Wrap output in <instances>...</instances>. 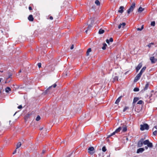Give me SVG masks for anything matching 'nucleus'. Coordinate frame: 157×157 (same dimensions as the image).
<instances>
[{
  "instance_id": "nucleus-48",
  "label": "nucleus",
  "mask_w": 157,
  "mask_h": 157,
  "mask_svg": "<svg viewBox=\"0 0 157 157\" xmlns=\"http://www.w3.org/2000/svg\"><path fill=\"white\" fill-rule=\"evenodd\" d=\"M151 96H152V94H151V95L149 97V98H150Z\"/></svg>"
},
{
  "instance_id": "nucleus-1",
  "label": "nucleus",
  "mask_w": 157,
  "mask_h": 157,
  "mask_svg": "<svg viewBox=\"0 0 157 157\" xmlns=\"http://www.w3.org/2000/svg\"><path fill=\"white\" fill-rule=\"evenodd\" d=\"M143 144L145 145H147L150 148H152L153 147L152 143L150 142L148 140H144V139H143Z\"/></svg>"
},
{
  "instance_id": "nucleus-28",
  "label": "nucleus",
  "mask_w": 157,
  "mask_h": 157,
  "mask_svg": "<svg viewBox=\"0 0 157 157\" xmlns=\"http://www.w3.org/2000/svg\"><path fill=\"white\" fill-rule=\"evenodd\" d=\"M154 44L153 43H151L150 44H148L147 45V46L149 47V48H150L151 46L152 45H154Z\"/></svg>"
},
{
  "instance_id": "nucleus-52",
  "label": "nucleus",
  "mask_w": 157,
  "mask_h": 157,
  "mask_svg": "<svg viewBox=\"0 0 157 157\" xmlns=\"http://www.w3.org/2000/svg\"><path fill=\"white\" fill-rule=\"evenodd\" d=\"M121 27H122V25H121Z\"/></svg>"
},
{
  "instance_id": "nucleus-42",
  "label": "nucleus",
  "mask_w": 157,
  "mask_h": 157,
  "mask_svg": "<svg viewBox=\"0 0 157 157\" xmlns=\"http://www.w3.org/2000/svg\"><path fill=\"white\" fill-rule=\"evenodd\" d=\"M29 9L30 10H32V8L31 7V6H29Z\"/></svg>"
},
{
  "instance_id": "nucleus-15",
  "label": "nucleus",
  "mask_w": 157,
  "mask_h": 157,
  "mask_svg": "<svg viewBox=\"0 0 157 157\" xmlns=\"http://www.w3.org/2000/svg\"><path fill=\"white\" fill-rule=\"evenodd\" d=\"M121 25H122V28H124V26L126 24L124 22H123L122 23L120 24L118 26V28L119 29H120L122 27H121Z\"/></svg>"
},
{
  "instance_id": "nucleus-2",
  "label": "nucleus",
  "mask_w": 157,
  "mask_h": 157,
  "mask_svg": "<svg viewBox=\"0 0 157 157\" xmlns=\"http://www.w3.org/2000/svg\"><path fill=\"white\" fill-rule=\"evenodd\" d=\"M135 2H133L130 6L129 9H128L127 11V13L129 14L130 12H132L135 7Z\"/></svg>"
},
{
  "instance_id": "nucleus-23",
  "label": "nucleus",
  "mask_w": 157,
  "mask_h": 157,
  "mask_svg": "<svg viewBox=\"0 0 157 157\" xmlns=\"http://www.w3.org/2000/svg\"><path fill=\"white\" fill-rule=\"evenodd\" d=\"M21 142H18L17 144V146H16V147H16V149L19 148V147H20L21 146Z\"/></svg>"
},
{
  "instance_id": "nucleus-44",
  "label": "nucleus",
  "mask_w": 157,
  "mask_h": 157,
  "mask_svg": "<svg viewBox=\"0 0 157 157\" xmlns=\"http://www.w3.org/2000/svg\"><path fill=\"white\" fill-rule=\"evenodd\" d=\"M74 48V46L73 45H72L71 47V49H72Z\"/></svg>"
},
{
  "instance_id": "nucleus-5",
  "label": "nucleus",
  "mask_w": 157,
  "mask_h": 157,
  "mask_svg": "<svg viewBox=\"0 0 157 157\" xmlns=\"http://www.w3.org/2000/svg\"><path fill=\"white\" fill-rule=\"evenodd\" d=\"M143 145V138H142L138 141L137 143V147H142Z\"/></svg>"
},
{
  "instance_id": "nucleus-45",
  "label": "nucleus",
  "mask_w": 157,
  "mask_h": 157,
  "mask_svg": "<svg viewBox=\"0 0 157 157\" xmlns=\"http://www.w3.org/2000/svg\"><path fill=\"white\" fill-rule=\"evenodd\" d=\"M16 150H15L13 153V154H14L16 153Z\"/></svg>"
},
{
  "instance_id": "nucleus-3",
  "label": "nucleus",
  "mask_w": 157,
  "mask_h": 157,
  "mask_svg": "<svg viewBox=\"0 0 157 157\" xmlns=\"http://www.w3.org/2000/svg\"><path fill=\"white\" fill-rule=\"evenodd\" d=\"M140 126V129L142 131H143L145 129L148 130L149 128V126L147 124H145L143 125L141 124Z\"/></svg>"
},
{
  "instance_id": "nucleus-6",
  "label": "nucleus",
  "mask_w": 157,
  "mask_h": 157,
  "mask_svg": "<svg viewBox=\"0 0 157 157\" xmlns=\"http://www.w3.org/2000/svg\"><path fill=\"white\" fill-rule=\"evenodd\" d=\"M150 59L152 63H155L157 62V58H155L154 56L151 57Z\"/></svg>"
},
{
  "instance_id": "nucleus-32",
  "label": "nucleus",
  "mask_w": 157,
  "mask_h": 157,
  "mask_svg": "<svg viewBox=\"0 0 157 157\" xmlns=\"http://www.w3.org/2000/svg\"><path fill=\"white\" fill-rule=\"evenodd\" d=\"M129 109L128 107L127 106H125L124 108V109L123 110V112H124L125 111H126V110H127V109Z\"/></svg>"
},
{
  "instance_id": "nucleus-35",
  "label": "nucleus",
  "mask_w": 157,
  "mask_h": 157,
  "mask_svg": "<svg viewBox=\"0 0 157 157\" xmlns=\"http://www.w3.org/2000/svg\"><path fill=\"white\" fill-rule=\"evenodd\" d=\"M40 119V117L39 116H38L36 118V121H39Z\"/></svg>"
},
{
  "instance_id": "nucleus-30",
  "label": "nucleus",
  "mask_w": 157,
  "mask_h": 157,
  "mask_svg": "<svg viewBox=\"0 0 157 157\" xmlns=\"http://www.w3.org/2000/svg\"><path fill=\"white\" fill-rule=\"evenodd\" d=\"M143 28H144V25H142V26L141 28H137V30L138 31H141L143 29Z\"/></svg>"
},
{
  "instance_id": "nucleus-9",
  "label": "nucleus",
  "mask_w": 157,
  "mask_h": 157,
  "mask_svg": "<svg viewBox=\"0 0 157 157\" xmlns=\"http://www.w3.org/2000/svg\"><path fill=\"white\" fill-rule=\"evenodd\" d=\"M56 86V84H54L53 85L51 86H50V87H49L48 89L46 90L45 92V93L46 94H47L48 93V91H49V90L53 86V87L54 88H55Z\"/></svg>"
},
{
  "instance_id": "nucleus-46",
  "label": "nucleus",
  "mask_w": 157,
  "mask_h": 157,
  "mask_svg": "<svg viewBox=\"0 0 157 157\" xmlns=\"http://www.w3.org/2000/svg\"><path fill=\"white\" fill-rule=\"evenodd\" d=\"M148 147L147 146H145V148L146 149H148Z\"/></svg>"
},
{
  "instance_id": "nucleus-43",
  "label": "nucleus",
  "mask_w": 157,
  "mask_h": 157,
  "mask_svg": "<svg viewBox=\"0 0 157 157\" xmlns=\"http://www.w3.org/2000/svg\"><path fill=\"white\" fill-rule=\"evenodd\" d=\"M49 18L50 20H52L53 19V17L52 16L50 17Z\"/></svg>"
},
{
  "instance_id": "nucleus-51",
  "label": "nucleus",
  "mask_w": 157,
  "mask_h": 157,
  "mask_svg": "<svg viewBox=\"0 0 157 157\" xmlns=\"http://www.w3.org/2000/svg\"><path fill=\"white\" fill-rule=\"evenodd\" d=\"M154 92V91H153V90H152V91H151V92Z\"/></svg>"
},
{
  "instance_id": "nucleus-49",
  "label": "nucleus",
  "mask_w": 157,
  "mask_h": 157,
  "mask_svg": "<svg viewBox=\"0 0 157 157\" xmlns=\"http://www.w3.org/2000/svg\"><path fill=\"white\" fill-rule=\"evenodd\" d=\"M87 31H88V30H86L85 31V32H86V33H87Z\"/></svg>"
},
{
  "instance_id": "nucleus-7",
  "label": "nucleus",
  "mask_w": 157,
  "mask_h": 157,
  "mask_svg": "<svg viewBox=\"0 0 157 157\" xmlns=\"http://www.w3.org/2000/svg\"><path fill=\"white\" fill-rule=\"evenodd\" d=\"M141 75H142L140 73L137 74L135 78L134 82H136L138 80L140 79Z\"/></svg>"
},
{
  "instance_id": "nucleus-50",
  "label": "nucleus",
  "mask_w": 157,
  "mask_h": 157,
  "mask_svg": "<svg viewBox=\"0 0 157 157\" xmlns=\"http://www.w3.org/2000/svg\"><path fill=\"white\" fill-rule=\"evenodd\" d=\"M1 79H2V78H0V82H1Z\"/></svg>"
},
{
  "instance_id": "nucleus-34",
  "label": "nucleus",
  "mask_w": 157,
  "mask_h": 157,
  "mask_svg": "<svg viewBox=\"0 0 157 157\" xmlns=\"http://www.w3.org/2000/svg\"><path fill=\"white\" fill-rule=\"evenodd\" d=\"M106 149L105 147L104 146L102 148V151L104 152H105L106 151Z\"/></svg>"
},
{
  "instance_id": "nucleus-24",
  "label": "nucleus",
  "mask_w": 157,
  "mask_h": 157,
  "mask_svg": "<svg viewBox=\"0 0 157 157\" xmlns=\"http://www.w3.org/2000/svg\"><path fill=\"white\" fill-rule=\"evenodd\" d=\"M103 46L102 47V48L103 50H105L106 48V47L107 46V44L105 43H103Z\"/></svg>"
},
{
  "instance_id": "nucleus-14",
  "label": "nucleus",
  "mask_w": 157,
  "mask_h": 157,
  "mask_svg": "<svg viewBox=\"0 0 157 157\" xmlns=\"http://www.w3.org/2000/svg\"><path fill=\"white\" fill-rule=\"evenodd\" d=\"M28 20L31 21H33L34 18L33 17V16L32 15H30L28 17Z\"/></svg>"
},
{
  "instance_id": "nucleus-36",
  "label": "nucleus",
  "mask_w": 157,
  "mask_h": 157,
  "mask_svg": "<svg viewBox=\"0 0 157 157\" xmlns=\"http://www.w3.org/2000/svg\"><path fill=\"white\" fill-rule=\"evenodd\" d=\"M155 25V22L154 21H153L151 22V25L152 26H154Z\"/></svg>"
},
{
  "instance_id": "nucleus-17",
  "label": "nucleus",
  "mask_w": 157,
  "mask_h": 157,
  "mask_svg": "<svg viewBox=\"0 0 157 157\" xmlns=\"http://www.w3.org/2000/svg\"><path fill=\"white\" fill-rule=\"evenodd\" d=\"M146 67H143L141 71H140V73L141 75H142V73H143V72L145 71V70L146 69Z\"/></svg>"
},
{
  "instance_id": "nucleus-18",
  "label": "nucleus",
  "mask_w": 157,
  "mask_h": 157,
  "mask_svg": "<svg viewBox=\"0 0 157 157\" xmlns=\"http://www.w3.org/2000/svg\"><path fill=\"white\" fill-rule=\"evenodd\" d=\"M113 41V40L112 38H110L109 40H108V39H107L106 40V42L107 43L109 44V41L110 42H112Z\"/></svg>"
},
{
  "instance_id": "nucleus-41",
  "label": "nucleus",
  "mask_w": 157,
  "mask_h": 157,
  "mask_svg": "<svg viewBox=\"0 0 157 157\" xmlns=\"http://www.w3.org/2000/svg\"><path fill=\"white\" fill-rule=\"evenodd\" d=\"M22 108V106L21 105H20L18 107V108L19 109H21V108Z\"/></svg>"
},
{
  "instance_id": "nucleus-37",
  "label": "nucleus",
  "mask_w": 157,
  "mask_h": 157,
  "mask_svg": "<svg viewBox=\"0 0 157 157\" xmlns=\"http://www.w3.org/2000/svg\"><path fill=\"white\" fill-rule=\"evenodd\" d=\"M116 133V132H115V131L114 132H113V133H112L111 134V135H109V136H108V137H110L111 136H112L113 135H114Z\"/></svg>"
},
{
  "instance_id": "nucleus-19",
  "label": "nucleus",
  "mask_w": 157,
  "mask_h": 157,
  "mask_svg": "<svg viewBox=\"0 0 157 157\" xmlns=\"http://www.w3.org/2000/svg\"><path fill=\"white\" fill-rule=\"evenodd\" d=\"M104 30L102 29H100L98 33L100 34H102L104 33Z\"/></svg>"
},
{
  "instance_id": "nucleus-4",
  "label": "nucleus",
  "mask_w": 157,
  "mask_h": 157,
  "mask_svg": "<svg viewBox=\"0 0 157 157\" xmlns=\"http://www.w3.org/2000/svg\"><path fill=\"white\" fill-rule=\"evenodd\" d=\"M94 149L93 147H90L88 149V152L90 155H93L95 152Z\"/></svg>"
},
{
  "instance_id": "nucleus-31",
  "label": "nucleus",
  "mask_w": 157,
  "mask_h": 157,
  "mask_svg": "<svg viewBox=\"0 0 157 157\" xmlns=\"http://www.w3.org/2000/svg\"><path fill=\"white\" fill-rule=\"evenodd\" d=\"M144 104V102L142 100H140L137 102V104Z\"/></svg>"
},
{
  "instance_id": "nucleus-20",
  "label": "nucleus",
  "mask_w": 157,
  "mask_h": 157,
  "mask_svg": "<svg viewBox=\"0 0 157 157\" xmlns=\"http://www.w3.org/2000/svg\"><path fill=\"white\" fill-rule=\"evenodd\" d=\"M121 130V127L120 126L115 131L116 133H117L120 132Z\"/></svg>"
},
{
  "instance_id": "nucleus-10",
  "label": "nucleus",
  "mask_w": 157,
  "mask_h": 157,
  "mask_svg": "<svg viewBox=\"0 0 157 157\" xmlns=\"http://www.w3.org/2000/svg\"><path fill=\"white\" fill-rule=\"evenodd\" d=\"M142 64L141 63H140L136 68V72L138 71L142 66Z\"/></svg>"
},
{
  "instance_id": "nucleus-22",
  "label": "nucleus",
  "mask_w": 157,
  "mask_h": 157,
  "mask_svg": "<svg viewBox=\"0 0 157 157\" xmlns=\"http://www.w3.org/2000/svg\"><path fill=\"white\" fill-rule=\"evenodd\" d=\"M91 51V48H89L88 49L87 51L86 52V55L87 56L89 55V53Z\"/></svg>"
},
{
  "instance_id": "nucleus-26",
  "label": "nucleus",
  "mask_w": 157,
  "mask_h": 157,
  "mask_svg": "<svg viewBox=\"0 0 157 157\" xmlns=\"http://www.w3.org/2000/svg\"><path fill=\"white\" fill-rule=\"evenodd\" d=\"M144 8H143L141 7H140L139 8L138 10V11L140 12H142L143 11H144Z\"/></svg>"
},
{
  "instance_id": "nucleus-12",
  "label": "nucleus",
  "mask_w": 157,
  "mask_h": 157,
  "mask_svg": "<svg viewBox=\"0 0 157 157\" xmlns=\"http://www.w3.org/2000/svg\"><path fill=\"white\" fill-rule=\"evenodd\" d=\"M124 7L123 6H121L119 8V10L118 11V12L121 13H122L124 12Z\"/></svg>"
},
{
  "instance_id": "nucleus-8",
  "label": "nucleus",
  "mask_w": 157,
  "mask_h": 157,
  "mask_svg": "<svg viewBox=\"0 0 157 157\" xmlns=\"http://www.w3.org/2000/svg\"><path fill=\"white\" fill-rule=\"evenodd\" d=\"M120 127H121V130L123 132H125L127 131V127L126 125H122Z\"/></svg>"
},
{
  "instance_id": "nucleus-16",
  "label": "nucleus",
  "mask_w": 157,
  "mask_h": 157,
  "mask_svg": "<svg viewBox=\"0 0 157 157\" xmlns=\"http://www.w3.org/2000/svg\"><path fill=\"white\" fill-rule=\"evenodd\" d=\"M121 97H122L121 96L119 97L116 100V101L115 102V104H118V103L120 102V101L121 99Z\"/></svg>"
},
{
  "instance_id": "nucleus-33",
  "label": "nucleus",
  "mask_w": 157,
  "mask_h": 157,
  "mask_svg": "<svg viewBox=\"0 0 157 157\" xmlns=\"http://www.w3.org/2000/svg\"><path fill=\"white\" fill-rule=\"evenodd\" d=\"M139 90L138 88H135L134 89L133 91L135 92H137L139 91Z\"/></svg>"
},
{
  "instance_id": "nucleus-21",
  "label": "nucleus",
  "mask_w": 157,
  "mask_h": 157,
  "mask_svg": "<svg viewBox=\"0 0 157 157\" xmlns=\"http://www.w3.org/2000/svg\"><path fill=\"white\" fill-rule=\"evenodd\" d=\"M139 100V98L137 97H135L133 99V103H135Z\"/></svg>"
},
{
  "instance_id": "nucleus-38",
  "label": "nucleus",
  "mask_w": 157,
  "mask_h": 157,
  "mask_svg": "<svg viewBox=\"0 0 157 157\" xmlns=\"http://www.w3.org/2000/svg\"><path fill=\"white\" fill-rule=\"evenodd\" d=\"M153 134L155 136H156L157 134V131L156 130L154 131L153 132Z\"/></svg>"
},
{
  "instance_id": "nucleus-27",
  "label": "nucleus",
  "mask_w": 157,
  "mask_h": 157,
  "mask_svg": "<svg viewBox=\"0 0 157 157\" xmlns=\"http://www.w3.org/2000/svg\"><path fill=\"white\" fill-rule=\"evenodd\" d=\"M118 77L117 76H115L113 78V81H118Z\"/></svg>"
},
{
  "instance_id": "nucleus-11",
  "label": "nucleus",
  "mask_w": 157,
  "mask_h": 157,
  "mask_svg": "<svg viewBox=\"0 0 157 157\" xmlns=\"http://www.w3.org/2000/svg\"><path fill=\"white\" fill-rule=\"evenodd\" d=\"M149 84L147 82L146 84L145 85V86L144 88V89L142 90V91L143 92L144 91H145V90H147L149 87Z\"/></svg>"
},
{
  "instance_id": "nucleus-13",
  "label": "nucleus",
  "mask_w": 157,
  "mask_h": 157,
  "mask_svg": "<svg viewBox=\"0 0 157 157\" xmlns=\"http://www.w3.org/2000/svg\"><path fill=\"white\" fill-rule=\"evenodd\" d=\"M144 150V149L143 148H140L138 149L136 153H142Z\"/></svg>"
},
{
  "instance_id": "nucleus-39",
  "label": "nucleus",
  "mask_w": 157,
  "mask_h": 157,
  "mask_svg": "<svg viewBox=\"0 0 157 157\" xmlns=\"http://www.w3.org/2000/svg\"><path fill=\"white\" fill-rule=\"evenodd\" d=\"M37 65L39 68L41 67V63H38Z\"/></svg>"
},
{
  "instance_id": "nucleus-29",
  "label": "nucleus",
  "mask_w": 157,
  "mask_h": 157,
  "mask_svg": "<svg viewBox=\"0 0 157 157\" xmlns=\"http://www.w3.org/2000/svg\"><path fill=\"white\" fill-rule=\"evenodd\" d=\"M95 2V3L98 6H99L100 4V2L98 0H96Z\"/></svg>"
},
{
  "instance_id": "nucleus-40",
  "label": "nucleus",
  "mask_w": 157,
  "mask_h": 157,
  "mask_svg": "<svg viewBox=\"0 0 157 157\" xmlns=\"http://www.w3.org/2000/svg\"><path fill=\"white\" fill-rule=\"evenodd\" d=\"M92 27V26L91 25H89L88 26V29H90Z\"/></svg>"
},
{
  "instance_id": "nucleus-47",
  "label": "nucleus",
  "mask_w": 157,
  "mask_h": 157,
  "mask_svg": "<svg viewBox=\"0 0 157 157\" xmlns=\"http://www.w3.org/2000/svg\"><path fill=\"white\" fill-rule=\"evenodd\" d=\"M154 128H155L156 129H157V126H155L154 127Z\"/></svg>"
},
{
  "instance_id": "nucleus-25",
  "label": "nucleus",
  "mask_w": 157,
  "mask_h": 157,
  "mask_svg": "<svg viewBox=\"0 0 157 157\" xmlns=\"http://www.w3.org/2000/svg\"><path fill=\"white\" fill-rule=\"evenodd\" d=\"M11 90L10 88L8 87H7L6 89V92L7 93H8Z\"/></svg>"
}]
</instances>
